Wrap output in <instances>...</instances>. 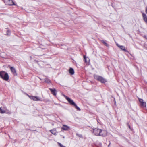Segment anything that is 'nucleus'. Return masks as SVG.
<instances>
[{"mask_svg":"<svg viewBox=\"0 0 147 147\" xmlns=\"http://www.w3.org/2000/svg\"><path fill=\"white\" fill-rule=\"evenodd\" d=\"M0 76L2 78L6 81H7L9 78L8 74L4 71L0 72Z\"/></svg>","mask_w":147,"mask_h":147,"instance_id":"obj_1","label":"nucleus"},{"mask_svg":"<svg viewBox=\"0 0 147 147\" xmlns=\"http://www.w3.org/2000/svg\"><path fill=\"white\" fill-rule=\"evenodd\" d=\"M4 1L5 4L8 5H16L15 4L12 0H4Z\"/></svg>","mask_w":147,"mask_h":147,"instance_id":"obj_2","label":"nucleus"},{"mask_svg":"<svg viewBox=\"0 0 147 147\" xmlns=\"http://www.w3.org/2000/svg\"><path fill=\"white\" fill-rule=\"evenodd\" d=\"M63 96L71 105L74 106V105H75L76 103L72 100H71L70 98L67 96L65 95H63Z\"/></svg>","mask_w":147,"mask_h":147,"instance_id":"obj_3","label":"nucleus"},{"mask_svg":"<svg viewBox=\"0 0 147 147\" xmlns=\"http://www.w3.org/2000/svg\"><path fill=\"white\" fill-rule=\"evenodd\" d=\"M101 132V129H98L96 128H95L93 129V132L95 135L96 136H100V133Z\"/></svg>","mask_w":147,"mask_h":147,"instance_id":"obj_4","label":"nucleus"},{"mask_svg":"<svg viewBox=\"0 0 147 147\" xmlns=\"http://www.w3.org/2000/svg\"><path fill=\"white\" fill-rule=\"evenodd\" d=\"M70 129L69 127L65 125H63V127H61V129L65 131H68Z\"/></svg>","mask_w":147,"mask_h":147,"instance_id":"obj_5","label":"nucleus"},{"mask_svg":"<svg viewBox=\"0 0 147 147\" xmlns=\"http://www.w3.org/2000/svg\"><path fill=\"white\" fill-rule=\"evenodd\" d=\"M117 45L121 50L124 51L125 52H127V50L125 49V47L124 46L120 45L118 44H117Z\"/></svg>","mask_w":147,"mask_h":147,"instance_id":"obj_6","label":"nucleus"},{"mask_svg":"<svg viewBox=\"0 0 147 147\" xmlns=\"http://www.w3.org/2000/svg\"><path fill=\"white\" fill-rule=\"evenodd\" d=\"M32 98V99L34 101H40L41 100L37 96H31Z\"/></svg>","mask_w":147,"mask_h":147,"instance_id":"obj_7","label":"nucleus"},{"mask_svg":"<svg viewBox=\"0 0 147 147\" xmlns=\"http://www.w3.org/2000/svg\"><path fill=\"white\" fill-rule=\"evenodd\" d=\"M94 78L98 81L101 82V77L97 75H94Z\"/></svg>","mask_w":147,"mask_h":147,"instance_id":"obj_8","label":"nucleus"},{"mask_svg":"<svg viewBox=\"0 0 147 147\" xmlns=\"http://www.w3.org/2000/svg\"><path fill=\"white\" fill-rule=\"evenodd\" d=\"M49 90L53 95L54 96H55L56 95V90L55 88H49Z\"/></svg>","mask_w":147,"mask_h":147,"instance_id":"obj_9","label":"nucleus"},{"mask_svg":"<svg viewBox=\"0 0 147 147\" xmlns=\"http://www.w3.org/2000/svg\"><path fill=\"white\" fill-rule=\"evenodd\" d=\"M142 16L144 21L147 24V16L145 14L142 13Z\"/></svg>","mask_w":147,"mask_h":147,"instance_id":"obj_10","label":"nucleus"},{"mask_svg":"<svg viewBox=\"0 0 147 147\" xmlns=\"http://www.w3.org/2000/svg\"><path fill=\"white\" fill-rule=\"evenodd\" d=\"M10 69L11 72L13 73L14 75H16L17 74L16 73V70L13 67H11L10 68Z\"/></svg>","mask_w":147,"mask_h":147,"instance_id":"obj_11","label":"nucleus"},{"mask_svg":"<svg viewBox=\"0 0 147 147\" xmlns=\"http://www.w3.org/2000/svg\"><path fill=\"white\" fill-rule=\"evenodd\" d=\"M2 107L0 108V113L3 114L5 113V108L3 107L2 109Z\"/></svg>","mask_w":147,"mask_h":147,"instance_id":"obj_12","label":"nucleus"},{"mask_svg":"<svg viewBox=\"0 0 147 147\" xmlns=\"http://www.w3.org/2000/svg\"><path fill=\"white\" fill-rule=\"evenodd\" d=\"M69 72L70 74L71 75L74 74V69L72 68H70L69 70Z\"/></svg>","mask_w":147,"mask_h":147,"instance_id":"obj_13","label":"nucleus"},{"mask_svg":"<svg viewBox=\"0 0 147 147\" xmlns=\"http://www.w3.org/2000/svg\"><path fill=\"white\" fill-rule=\"evenodd\" d=\"M102 43H103L104 45L106 46L107 47H109V45L107 43V41L105 40H102Z\"/></svg>","mask_w":147,"mask_h":147,"instance_id":"obj_14","label":"nucleus"},{"mask_svg":"<svg viewBox=\"0 0 147 147\" xmlns=\"http://www.w3.org/2000/svg\"><path fill=\"white\" fill-rule=\"evenodd\" d=\"M140 105L142 107H145L146 106V103L145 102H143L140 103Z\"/></svg>","mask_w":147,"mask_h":147,"instance_id":"obj_15","label":"nucleus"},{"mask_svg":"<svg viewBox=\"0 0 147 147\" xmlns=\"http://www.w3.org/2000/svg\"><path fill=\"white\" fill-rule=\"evenodd\" d=\"M5 113H6L7 114H10L11 113V112L8 109L5 108Z\"/></svg>","mask_w":147,"mask_h":147,"instance_id":"obj_16","label":"nucleus"},{"mask_svg":"<svg viewBox=\"0 0 147 147\" xmlns=\"http://www.w3.org/2000/svg\"><path fill=\"white\" fill-rule=\"evenodd\" d=\"M45 82L48 83H50L51 82L50 80L47 78H45Z\"/></svg>","mask_w":147,"mask_h":147,"instance_id":"obj_17","label":"nucleus"},{"mask_svg":"<svg viewBox=\"0 0 147 147\" xmlns=\"http://www.w3.org/2000/svg\"><path fill=\"white\" fill-rule=\"evenodd\" d=\"M74 107H75V108L78 110V111H80L81 110V109H80L77 106V105H76V104H75V105H74Z\"/></svg>","mask_w":147,"mask_h":147,"instance_id":"obj_18","label":"nucleus"},{"mask_svg":"<svg viewBox=\"0 0 147 147\" xmlns=\"http://www.w3.org/2000/svg\"><path fill=\"white\" fill-rule=\"evenodd\" d=\"M107 81L106 79L102 77V83H105Z\"/></svg>","mask_w":147,"mask_h":147,"instance_id":"obj_19","label":"nucleus"},{"mask_svg":"<svg viewBox=\"0 0 147 147\" xmlns=\"http://www.w3.org/2000/svg\"><path fill=\"white\" fill-rule=\"evenodd\" d=\"M50 131L53 134H54V135H56L57 134V133H56L55 131L53 130H51Z\"/></svg>","mask_w":147,"mask_h":147,"instance_id":"obj_20","label":"nucleus"},{"mask_svg":"<svg viewBox=\"0 0 147 147\" xmlns=\"http://www.w3.org/2000/svg\"><path fill=\"white\" fill-rule=\"evenodd\" d=\"M61 46H62V47H61V49H65L67 48L66 46L65 45H61Z\"/></svg>","mask_w":147,"mask_h":147,"instance_id":"obj_21","label":"nucleus"},{"mask_svg":"<svg viewBox=\"0 0 147 147\" xmlns=\"http://www.w3.org/2000/svg\"><path fill=\"white\" fill-rule=\"evenodd\" d=\"M58 145L60 147H66L65 146L62 145L61 143L59 142H58Z\"/></svg>","mask_w":147,"mask_h":147,"instance_id":"obj_22","label":"nucleus"},{"mask_svg":"<svg viewBox=\"0 0 147 147\" xmlns=\"http://www.w3.org/2000/svg\"><path fill=\"white\" fill-rule=\"evenodd\" d=\"M139 100L140 103L142 102H144L143 100L142 99L139 98Z\"/></svg>","mask_w":147,"mask_h":147,"instance_id":"obj_23","label":"nucleus"},{"mask_svg":"<svg viewBox=\"0 0 147 147\" xmlns=\"http://www.w3.org/2000/svg\"><path fill=\"white\" fill-rule=\"evenodd\" d=\"M84 61L86 63L87 62V61L86 60V57H85V56H84Z\"/></svg>","mask_w":147,"mask_h":147,"instance_id":"obj_24","label":"nucleus"},{"mask_svg":"<svg viewBox=\"0 0 147 147\" xmlns=\"http://www.w3.org/2000/svg\"><path fill=\"white\" fill-rule=\"evenodd\" d=\"M10 34V32L9 31L7 30V31L6 35H9Z\"/></svg>","mask_w":147,"mask_h":147,"instance_id":"obj_25","label":"nucleus"},{"mask_svg":"<svg viewBox=\"0 0 147 147\" xmlns=\"http://www.w3.org/2000/svg\"><path fill=\"white\" fill-rule=\"evenodd\" d=\"M76 135L78 137H80V138H81L82 137V134H76Z\"/></svg>","mask_w":147,"mask_h":147,"instance_id":"obj_26","label":"nucleus"},{"mask_svg":"<svg viewBox=\"0 0 147 147\" xmlns=\"http://www.w3.org/2000/svg\"><path fill=\"white\" fill-rule=\"evenodd\" d=\"M127 125L128 126V127L129 128H130V126L128 124H127Z\"/></svg>","mask_w":147,"mask_h":147,"instance_id":"obj_27","label":"nucleus"},{"mask_svg":"<svg viewBox=\"0 0 147 147\" xmlns=\"http://www.w3.org/2000/svg\"><path fill=\"white\" fill-rule=\"evenodd\" d=\"M146 12L147 13V7L146 8Z\"/></svg>","mask_w":147,"mask_h":147,"instance_id":"obj_28","label":"nucleus"},{"mask_svg":"<svg viewBox=\"0 0 147 147\" xmlns=\"http://www.w3.org/2000/svg\"><path fill=\"white\" fill-rule=\"evenodd\" d=\"M144 37L146 38V39H147V38H146V36H144Z\"/></svg>","mask_w":147,"mask_h":147,"instance_id":"obj_29","label":"nucleus"},{"mask_svg":"<svg viewBox=\"0 0 147 147\" xmlns=\"http://www.w3.org/2000/svg\"><path fill=\"white\" fill-rule=\"evenodd\" d=\"M29 96L30 98L32 99V98L31 97V96Z\"/></svg>","mask_w":147,"mask_h":147,"instance_id":"obj_30","label":"nucleus"},{"mask_svg":"<svg viewBox=\"0 0 147 147\" xmlns=\"http://www.w3.org/2000/svg\"><path fill=\"white\" fill-rule=\"evenodd\" d=\"M63 138H64L65 137L64 136H63Z\"/></svg>","mask_w":147,"mask_h":147,"instance_id":"obj_31","label":"nucleus"},{"mask_svg":"<svg viewBox=\"0 0 147 147\" xmlns=\"http://www.w3.org/2000/svg\"><path fill=\"white\" fill-rule=\"evenodd\" d=\"M35 61H36L37 62V61L36 60H35Z\"/></svg>","mask_w":147,"mask_h":147,"instance_id":"obj_32","label":"nucleus"},{"mask_svg":"<svg viewBox=\"0 0 147 147\" xmlns=\"http://www.w3.org/2000/svg\"><path fill=\"white\" fill-rule=\"evenodd\" d=\"M110 144V143L108 145V146H109V145Z\"/></svg>","mask_w":147,"mask_h":147,"instance_id":"obj_33","label":"nucleus"},{"mask_svg":"<svg viewBox=\"0 0 147 147\" xmlns=\"http://www.w3.org/2000/svg\"><path fill=\"white\" fill-rule=\"evenodd\" d=\"M30 58H31L32 57H31V56H30Z\"/></svg>","mask_w":147,"mask_h":147,"instance_id":"obj_34","label":"nucleus"}]
</instances>
